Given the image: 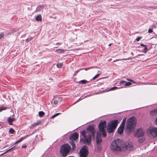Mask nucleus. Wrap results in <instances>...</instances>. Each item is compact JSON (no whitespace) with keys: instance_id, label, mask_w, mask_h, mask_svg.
<instances>
[{"instance_id":"1","label":"nucleus","mask_w":157,"mask_h":157,"mask_svg":"<svg viewBox=\"0 0 157 157\" xmlns=\"http://www.w3.org/2000/svg\"><path fill=\"white\" fill-rule=\"evenodd\" d=\"M86 130L87 132L83 130L80 132L81 135L84 138L83 139H81V140H83L84 143L90 144L91 141V137L94 139L96 131L94 126L92 125L89 126L86 128Z\"/></svg>"},{"instance_id":"2","label":"nucleus","mask_w":157,"mask_h":157,"mask_svg":"<svg viewBox=\"0 0 157 157\" xmlns=\"http://www.w3.org/2000/svg\"><path fill=\"white\" fill-rule=\"evenodd\" d=\"M122 143L120 139L114 140L111 143L110 148L111 151L117 152H121L122 150Z\"/></svg>"},{"instance_id":"3","label":"nucleus","mask_w":157,"mask_h":157,"mask_svg":"<svg viewBox=\"0 0 157 157\" xmlns=\"http://www.w3.org/2000/svg\"><path fill=\"white\" fill-rule=\"evenodd\" d=\"M71 150V147L68 144H64L61 146L60 153L63 157H66Z\"/></svg>"},{"instance_id":"4","label":"nucleus","mask_w":157,"mask_h":157,"mask_svg":"<svg viewBox=\"0 0 157 157\" xmlns=\"http://www.w3.org/2000/svg\"><path fill=\"white\" fill-rule=\"evenodd\" d=\"M135 118L131 117L127 122V129L128 131L131 132L133 129L136 125Z\"/></svg>"},{"instance_id":"5","label":"nucleus","mask_w":157,"mask_h":157,"mask_svg":"<svg viewBox=\"0 0 157 157\" xmlns=\"http://www.w3.org/2000/svg\"><path fill=\"white\" fill-rule=\"evenodd\" d=\"M106 126V122L104 120H101L100 121L98 125V128L99 133L101 132L104 137H105L106 135V133L105 129Z\"/></svg>"},{"instance_id":"6","label":"nucleus","mask_w":157,"mask_h":157,"mask_svg":"<svg viewBox=\"0 0 157 157\" xmlns=\"http://www.w3.org/2000/svg\"><path fill=\"white\" fill-rule=\"evenodd\" d=\"M118 123V121L117 120H113L110 122L108 127V132L109 133L113 132L117 127Z\"/></svg>"},{"instance_id":"7","label":"nucleus","mask_w":157,"mask_h":157,"mask_svg":"<svg viewBox=\"0 0 157 157\" xmlns=\"http://www.w3.org/2000/svg\"><path fill=\"white\" fill-rule=\"evenodd\" d=\"M144 132L142 128H140L137 130L136 136L138 138V141L140 143H143L145 140Z\"/></svg>"},{"instance_id":"8","label":"nucleus","mask_w":157,"mask_h":157,"mask_svg":"<svg viewBox=\"0 0 157 157\" xmlns=\"http://www.w3.org/2000/svg\"><path fill=\"white\" fill-rule=\"evenodd\" d=\"M88 153L87 147H83L79 151V157H87Z\"/></svg>"},{"instance_id":"9","label":"nucleus","mask_w":157,"mask_h":157,"mask_svg":"<svg viewBox=\"0 0 157 157\" xmlns=\"http://www.w3.org/2000/svg\"><path fill=\"white\" fill-rule=\"evenodd\" d=\"M149 134L153 137H157V128L150 127L148 130Z\"/></svg>"},{"instance_id":"10","label":"nucleus","mask_w":157,"mask_h":157,"mask_svg":"<svg viewBox=\"0 0 157 157\" xmlns=\"http://www.w3.org/2000/svg\"><path fill=\"white\" fill-rule=\"evenodd\" d=\"M78 134L76 132H75L71 134L69 138L70 140L76 141V140L78 138Z\"/></svg>"},{"instance_id":"11","label":"nucleus","mask_w":157,"mask_h":157,"mask_svg":"<svg viewBox=\"0 0 157 157\" xmlns=\"http://www.w3.org/2000/svg\"><path fill=\"white\" fill-rule=\"evenodd\" d=\"M124 148L130 150H132L133 148V145L131 142H126L124 143Z\"/></svg>"},{"instance_id":"12","label":"nucleus","mask_w":157,"mask_h":157,"mask_svg":"<svg viewBox=\"0 0 157 157\" xmlns=\"http://www.w3.org/2000/svg\"><path fill=\"white\" fill-rule=\"evenodd\" d=\"M102 142V139L101 137V133L99 132H98L97 133L96 142L97 144H99Z\"/></svg>"},{"instance_id":"13","label":"nucleus","mask_w":157,"mask_h":157,"mask_svg":"<svg viewBox=\"0 0 157 157\" xmlns=\"http://www.w3.org/2000/svg\"><path fill=\"white\" fill-rule=\"evenodd\" d=\"M76 142V141L70 140V141L69 142V143L72 146V148L71 149V150L72 151L75 150L76 148V147L75 144V142Z\"/></svg>"},{"instance_id":"14","label":"nucleus","mask_w":157,"mask_h":157,"mask_svg":"<svg viewBox=\"0 0 157 157\" xmlns=\"http://www.w3.org/2000/svg\"><path fill=\"white\" fill-rule=\"evenodd\" d=\"M15 120L14 118H12L10 117H8L7 118V121L9 122V125H12L13 124L12 122Z\"/></svg>"},{"instance_id":"15","label":"nucleus","mask_w":157,"mask_h":157,"mask_svg":"<svg viewBox=\"0 0 157 157\" xmlns=\"http://www.w3.org/2000/svg\"><path fill=\"white\" fill-rule=\"evenodd\" d=\"M124 127L120 126L118 129H117V132L118 133H119L121 134L123 133L124 130Z\"/></svg>"},{"instance_id":"16","label":"nucleus","mask_w":157,"mask_h":157,"mask_svg":"<svg viewBox=\"0 0 157 157\" xmlns=\"http://www.w3.org/2000/svg\"><path fill=\"white\" fill-rule=\"evenodd\" d=\"M16 148V146H14L13 147H12V148H11L10 149H9L7 150L6 152H5L3 153L1 155H3L4 154H5V153H7L8 152H9L11 150H13L15 149Z\"/></svg>"},{"instance_id":"17","label":"nucleus","mask_w":157,"mask_h":157,"mask_svg":"<svg viewBox=\"0 0 157 157\" xmlns=\"http://www.w3.org/2000/svg\"><path fill=\"white\" fill-rule=\"evenodd\" d=\"M66 51L65 50H63L62 49H58L56 51V52L57 53H63Z\"/></svg>"},{"instance_id":"18","label":"nucleus","mask_w":157,"mask_h":157,"mask_svg":"<svg viewBox=\"0 0 157 157\" xmlns=\"http://www.w3.org/2000/svg\"><path fill=\"white\" fill-rule=\"evenodd\" d=\"M35 18L36 20L38 21H42V17L41 15H39L37 16Z\"/></svg>"},{"instance_id":"19","label":"nucleus","mask_w":157,"mask_h":157,"mask_svg":"<svg viewBox=\"0 0 157 157\" xmlns=\"http://www.w3.org/2000/svg\"><path fill=\"white\" fill-rule=\"evenodd\" d=\"M117 89V87H114L109 89V88H108L106 89L105 90H106L107 91H109L111 90H114L116 89Z\"/></svg>"},{"instance_id":"20","label":"nucleus","mask_w":157,"mask_h":157,"mask_svg":"<svg viewBox=\"0 0 157 157\" xmlns=\"http://www.w3.org/2000/svg\"><path fill=\"white\" fill-rule=\"evenodd\" d=\"M88 82L86 80H82L79 82V83L84 84Z\"/></svg>"},{"instance_id":"21","label":"nucleus","mask_w":157,"mask_h":157,"mask_svg":"<svg viewBox=\"0 0 157 157\" xmlns=\"http://www.w3.org/2000/svg\"><path fill=\"white\" fill-rule=\"evenodd\" d=\"M126 122V119H124L123 121L121 124L120 126L124 127V126Z\"/></svg>"},{"instance_id":"22","label":"nucleus","mask_w":157,"mask_h":157,"mask_svg":"<svg viewBox=\"0 0 157 157\" xmlns=\"http://www.w3.org/2000/svg\"><path fill=\"white\" fill-rule=\"evenodd\" d=\"M24 138H25V137H22L19 140L17 141L15 143V144H17L18 143H19L21 142L24 139Z\"/></svg>"},{"instance_id":"23","label":"nucleus","mask_w":157,"mask_h":157,"mask_svg":"<svg viewBox=\"0 0 157 157\" xmlns=\"http://www.w3.org/2000/svg\"><path fill=\"white\" fill-rule=\"evenodd\" d=\"M7 109V107L5 106H2L0 107V112L4 110H6Z\"/></svg>"},{"instance_id":"24","label":"nucleus","mask_w":157,"mask_h":157,"mask_svg":"<svg viewBox=\"0 0 157 157\" xmlns=\"http://www.w3.org/2000/svg\"><path fill=\"white\" fill-rule=\"evenodd\" d=\"M39 114L40 116L42 117L45 114V113L43 111H40L39 112Z\"/></svg>"},{"instance_id":"25","label":"nucleus","mask_w":157,"mask_h":157,"mask_svg":"<svg viewBox=\"0 0 157 157\" xmlns=\"http://www.w3.org/2000/svg\"><path fill=\"white\" fill-rule=\"evenodd\" d=\"M151 112L152 114H157V109H155L152 110Z\"/></svg>"},{"instance_id":"26","label":"nucleus","mask_w":157,"mask_h":157,"mask_svg":"<svg viewBox=\"0 0 157 157\" xmlns=\"http://www.w3.org/2000/svg\"><path fill=\"white\" fill-rule=\"evenodd\" d=\"M60 113H56L55 114H54L51 117V119H52V118H54V117H56L57 116H58V115H59V114H60Z\"/></svg>"},{"instance_id":"27","label":"nucleus","mask_w":157,"mask_h":157,"mask_svg":"<svg viewBox=\"0 0 157 157\" xmlns=\"http://www.w3.org/2000/svg\"><path fill=\"white\" fill-rule=\"evenodd\" d=\"M62 63H58L57 64L56 66L58 68H61L62 66Z\"/></svg>"},{"instance_id":"28","label":"nucleus","mask_w":157,"mask_h":157,"mask_svg":"<svg viewBox=\"0 0 157 157\" xmlns=\"http://www.w3.org/2000/svg\"><path fill=\"white\" fill-rule=\"evenodd\" d=\"M39 124L40 123L39 122H36L33 124L32 125L33 126H36L39 125Z\"/></svg>"},{"instance_id":"29","label":"nucleus","mask_w":157,"mask_h":157,"mask_svg":"<svg viewBox=\"0 0 157 157\" xmlns=\"http://www.w3.org/2000/svg\"><path fill=\"white\" fill-rule=\"evenodd\" d=\"M126 83L124 84L125 86H129L132 84V83L131 82H126Z\"/></svg>"},{"instance_id":"30","label":"nucleus","mask_w":157,"mask_h":157,"mask_svg":"<svg viewBox=\"0 0 157 157\" xmlns=\"http://www.w3.org/2000/svg\"><path fill=\"white\" fill-rule=\"evenodd\" d=\"M9 132L11 134H13L15 131L13 128H10V129Z\"/></svg>"},{"instance_id":"31","label":"nucleus","mask_w":157,"mask_h":157,"mask_svg":"<svg viewBox=\"0 0 157 157\" xmlns=\"http://www.w3.org/2000/svg\"><path fill=\"white\" fill-rule=\"evenodd\" d=\"M4 35V33L2 32L0 34V39H1L2 38Z\"/></svg>"},{"instance_id":"32","label":"nucleus","mask_w":157,"mask_h":157,"mask_svg":"<svg viewBox=\"0 0 157 157\" xmlns=\"http://www.w3.org/2000/svg\"><path fill=\"white\" fill-rule=\"evenodd\" d=\"M144 52H147V51H148V49L147 48V47H146V46H145V47H144Z\"/></svg>"},{"instance_id":"33","label":"nucleus","mask_w":157,"mask_h":157,"mask_svg":"<svg viewBox=\"0 0 157 157\" xmlns=\"http://www.w3.org/2000/svg\"><path fill=\"white\" fill-rule=\"evenodd\" d=\"M99 74L96 75L92 79H94L96 78H98L99 76Z\"/></svg>"},{"instance_id":"34","label":"nucleus","mask_w":157,"mask_h":157,"mask_svg":"<svg viewBox=\"0 0 157 157\" xmlns=\"http://www.w3.org/2000/svg\"><path fill=\"white\" fill-rule=\"evenodd\" d=\"M141 38H142L141 37L138 36L136 38V40L137 41H138L141 39Z\"/></svg>"},{"instance_id":"35","label":"nucleus","mask_w":157,"mask_h":157,"mask_svg":"<svg viewBox=\"0 0 157 157\" xmlns=\"http://www.w3.org/2000/svg\"><path fill=\"white\" fill-rule=\"evenodd\" d=\"M126 82L125 81H121L120 82V85H121L122 84H124Z\"/></svg>"},{"instance_id":"36","label":"nucleus","mask_w":157,"mask_h":157,"mask_svg":"<svg viewBox=\"0 0 157 157\" xmlns=\"http://www.w3.org/2000/svg\"><path fill=\"white\" fill-rule=\"evenodd\" d=\"M153 32V30L152 29H149L148 30V33H151Z\"/></svg>"},{"instance_id":"37","label":"nucleus","mask_w":157,"mask_h":157,"mask_svg":"<svg viewBox=\"0 0 157 157\" xmlns=\"http://www.w3.org/2000/svg\"><path fill=\"white\" fill-rule=\"evenodd\" d=\"M58 103V101L57 100H55L54 101V104H55V105H56Z\"/></svg>"},{"instance_id":"38","label":"nucleus","mask_w":157,"mask_h":157,"mask_svg":"<svg viewBox=\"0 0 157 157\" xmlns=\"http://www.w3.org/2000/svg\"><path fill=\"white\" fill-rule=\"evenodd\" d=\"M127 80L128 81L132 82H133L134 83H135V82H133V80L132 79H127Z\"/></svg>"},{"instance_id":"39","label":"nucleus","mask_w":157,"mask_h":157,"mask_svg":"<svg viewBox=\"0 0 157 157\" xmlns=\"http://www.w3.org/2000/svg\"><path fill=\"white\" fill-rule=\"evenodd\" d=\"M22 148H26L27 147V146L26 145H23L22 146Z\"/></svg>"},{"instance_id":"40","label":"nucleus","mask_w":157,"mask_h":157,"mask_svg":"<svg viewBox=\"0 0 157 157\" xmlns=\"http://www.w3.org/2000/svg\"><path fill=\"white\" fill-rule=\"evenodd\" d=\"M140 45L141 46H143V47H145V46H146V45L144 44H140Z\"/></svg>"},{"instance_id":"41","label":"nucleus","mask_w":157,"mask_h":157,"mask_svg":"<svg viewBox=\"0 0 157 157\" xmlns=\"http://www.w3.org/2000/svg\"><path fill=\"white\" fill-rule=\"evenodd\" d=\"M81 70V69H79V70H77V71H75V73H78V72H79V70Z\"/></svg>"},{"instance_id":"42","label":"nucleus","mask_w":157,"mask_h":157,"mask_svg":"<svg viewBox=\"0 0 157 157\" xmlns=\"http://www.w3.org/2000/svg\"><path fill=\"white\" fill-rule=\"evenodd\" d=\"M121 60V59H116V60H114L113 61V62H116V61H119V60Z\"/></svg>"},{"instance_id":"43","label":"nucleus","mask_w":157,"mask_h":157,"mask_svg":"<svg viewBox=\"0 0 157 157\" xmlns=\"http://www.w3.org/2000/svg\"><path fill=\"white\" fill-rule=\"evenodd\" d=\"M56 44L57 45H60L61 44V43H56Z\"/></svg>"},{"instance_id":"44","label":"nucleus","mask_w":157,"mask_h":157,"mask_svg":"<svg viewBox=\"0 0 157 157\" xmlns=\"http://www.w3.org/2000/svg\"><path fill=\"white\" fill-rule=\"evenodd\" d=\"M155 122H156V124L157 125V117L156 118V119H155Z\"/></svg>"},{"instance_id":"45","label":"nucleus","mask_w":157,"mask_h":157,"mask_svg":"<svg viewBox=\"0 0 157 157\" xmlns=\"http://www.w3.org/2000/svg\"><path fill=\"white\" fill-rule=\"evenodd\" d=\"M31 40V39H30V40H29V39H27V41L28 40V41H29V40Z\"/></svg>"},{"instance_id":"46","label":"nucleus","mask_w":157,"mask_h":157,"mask_svg":"<svg viewBox=\"0 0 157 157\" xmlns=\"http://www.w3.org/2000/svg\"><path fill=\"white\" fill-rule=\"evenodd\" d=\"M6 146H7V145H6V146H4L3 147V148H5V147H6Z\"/></svg>"},{"instance_id":"47","label":"nucleus","mask_w":157,"mask_h":157,"mask_svg":"<svg viewBox=\"0 0 157 157\" xmlns=\"http://www.w3.org/2000/svg\"><path fill=\"white\" fill-rule=\"evenodd\" d=\"M112 60V59H109V61H111Z\"/></svg>"},{"instance_id":"48","label":"nucleus","mask_w":157,"mask_h":157,"mask_svg":"<svg viewBox=\"0 0 157 157\" xmlns=\"http://www.w3.org/2000/svg\"><path fill=\"white\" fill-rule=\"evenodd\" d=\"M109 46H111V44H109Z\"/></svg>"},{"instance_id":"49","label":"nucleus","mask_w":157,"mask_h":157,"mask_svg":"<svg viewBox=\"0 0 157 157\" xmlns=\"http://www.w3.org/2000/svg\"><path fill=\"white\" fill-rule=\"evenodd\" d=\"M122 60H125V59H122Z\"/></svg>"},{"instance_id":"50","label":"nucleus","mask_w":157,"mask_h":157,"mask_svg":"<svg viewBox=\"0 0 157 157\" xmlns=\"http://www.w3.org/2000/svg\"><path fill=\"white\" fill-rule=\"evenodd\" d=\"M1 141V140H0V141Z\"/></svg>"}]
</instances>
